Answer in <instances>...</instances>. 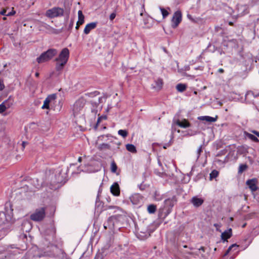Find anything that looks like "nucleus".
Segmentation results:
<instances>
[{"mask_svg": "<svg viewBox=\"0 0 259 259\" xmlns=\"http://www.w3.org/2000/svg\"><path fill=\"white\" fill-rule=\"evenodd\" d=\"M57 54V51L55 49H50L42 53L36 59L38 63H42L49 61Z\"/></svg>", "mask_w": 259, "mask_h": 259, "instance_id": "nucleus-2", "label": "nucleus"}, {"mask_svg": "<svg viewBox=\"0 0 259 259\" xmlns=\"http://www.w3.org/2000/svg\"><path fill=\"white\" fill-rule=\"evenodd\" d=\"M156 85L154 87L155 88L160 90L163 85V81L162 79L158 78L155 81Z\"/></svg>", "mask_w": 259, "mask_h": 259, "instance_id": "nucleus-20", "label": "nucleus"}, {"mask_svg": "<svg viewBox=\"0 0 259 259\" xmlns=\"http://www.w3.org/2000/svg\"><path fill=\"white\" fill-rule=\"evenodd\" d=\"M156 210V206L154 204H150L148 206L147 210L148 212L150 213H154Z\"/></svg>", "mask_w": 259, "mask_h": 259, "instance_id": "nucleus-24", "label": "nucleus"}, {"mask_svg": "<svg viewBox=\"0 0 259 259\" xmlns=\"http://www.w3.org/2000/svg\"><path fill=\"white\" fill-rule=\"evenodd\" d=\"M99 149L100 150H105L110 149V146L108 144L103 143L99 146Z\"/></svg>", "mask_w": 259, "mask_h": 259, "instance_id": "nucleus-29", "label": "nucleus"}, {"mask_svg": "<svg viewBox=\"0 0 259 259\" xmlns=\"http://www.w3.org/2000/svg\"><path fill=\"white\" fill-rule=\"evenodd\" d=\"M111 193L115 196H119L120 195V188L119 185L117 183L115 182L110 187Z\"/></svg>", "mask_w": 259, "mask_h": 259, "instance_id": "nucleus-11", "label": "nucleus"}, {"mask_svg": "<svg viewBox=\"0 0 259 259\" xmlns=\"http://www.w3.org/2000/svg\"><path fill=\"white\" fill-rule=\"evenodd\" d=\"M239 11H240V14L244 15L248 13V9L246 6H241L238 8Z\"/></svg>", "mask_w": 259, "mask_h": 259, "instance_id": "nucleus-21", "label": "nucleus"}, {"mask_svg": "<svg viewBox=\"0 0 259 259\" xmlns=\"http://www.w3.org/2000/svg\"><path fill=\"white\" fill-rule=\"evenodd\" d=\"M232 236V229H229L222 233V239L224 241H226L228 239L230 238Z\"/></svg>", "mask_w": 259, "mask_h": 259, "instance_id": "nucleus-16", "label": "nucleus"}, {"mask_svg": "<svg viewBox=\"0 0 259 259\" xmlns=\"http://www.w3.org/2000/svg\"><path fill=\"white\" fill-rule=\"evenodd\" d=\"M252 132L255 134L256 136H257L258 137H259V132L256 131H252Z\"/></svg>", "mask_w": 259, "mask_h": 259, "instance_id": "nucleus-40", "label": "nucleus"}, {"mask_svg": "<svg viewBox=\"0 0 259 259\" xmlns=\"http://www.w3.org/2000/svg\"><path fill=\"white\" fill-rule=\"evenodd\" d=\"M188 18H190V17H191V16L188 15Z\"/></svg>", "mask_w": 259, "mask_h": 259, "instance_id": "nucleus-56", "label": "nucleus"}, {"mask_svg": "<svg viewBox=\"0 0 259 259\" xmlns=\"http://www.w3.org/2000/svg\"><path fill=\"white\" fill-rule=\"evenodd\" d=\"M219 175V171L217 170H212L209 175V179L212 180L213 179L216 178Z\"/></svg>", "mask_w": 259, "mask_h": 259, "instance_id": "nucleus-27", "label": "nucleus"}, {"mask_svg": "<svg viewBox=\"0 0 259 259\" xmlns=\"http://www.w3.org/2000/svg\"><path fill=\"white\" fill-rule=\"evenodd\" d=\"M182 21V13L181 11H176L172 17L171 20V27L174 28H176L178 27L180 23Z\"/></svg>", "mask_w": 259, "mask_h": 259, "instance_id": "nucleus-7", "label": "nucleus"}, {"mask_svg": "<svg viewBox=\"0 0 259 259\" xmlns=\"http://www.w3.org/2000/svg\"><path fill=\"white\" fill-rule=\"evenodd\" d=\"M82 160V158L81 157H79L78 158V161L80 162Z\"/></svg>", "mask_w": 259, "mask_h": 259, "instance_id": "nucleus-47", "label": "nucleus"}, {"mask_svg": "<svg viewBox=\"0 0 259 259\" xmlns=\"http://www.w3.org/2000/svg\"><path fill=\"white\" fill-rule=\"evenodd\" d=\"M26 144H27V142H22V146L23 149H24L25 148Z\"/></svg>", "mask_w": 259, "mask_h": 259, "instance_id": "nucleus-44", "label": "nucleus"}, {"mask_svg": "<svg viewBox=\"0 0 259 259\" xmlns=\"http://www.w3.org/2000/svg\"><path fill=\"white\" fill-rule=\"evenodd\" d=\"M177 125L183 128H187L190 126V123L184 119L182 120H178L176 122Z\"/></svg>", "mask_w": 259, "mask_h": 259, "instance_id": "nucleus-14", "label": "nucleus"}, {"mask_svg": "<svg viewBox=\"0 0 259 259\" xmlns=\"http://www.w3.org/2000/svg\"><path fill=\"white\" fill-rule=\"evenodd\" d=\"M102 99V98L101 97H99L98 98V102H95V104H99V103H100L101 102V100Z\"/></svg>", "mask_w": 259, "mask_h": 259, "instance_id": "nucleus-43", "label": "nucleus"}, {"mask_svg": "<svg viewBox=\"0 0 259 259\" xmlns=\"http://www.w3.org/2000/svg\"><path fill=\"white\" fill-rule=\"evenodd\" d=\"M140 189H142H142H143V187H142V186H140Z\"/></svg>", "mask_w": 259, "mask_h": 259, "instance_id": "nucleus-55", "label": "nucleus"}, {"mask_svg": "<svg viewBox=\"0 0 259 259\" xmlns=\"http://www.w3.org/2000/svg\"><path fill=\"white\" fill-rule=\"evenodd\" d=\"M140 189H142H142H143V187H142V186H140Z\"/></svg>", "mask_w": 259, "mask_h": 259, "instance_id": "nucleus-54", "label": "nucleus"}, {"mask_svg": "<svg viewBox=\"0 0 259 259\" xmlns=\"http://www.w3.org/2000/svg\"><path fill=\"white\" fill-rule=\"evenodd\" d=\"M45 208L41 207L36 209L35 211L30 215V219L33 221L39 222L42 221L45 217Z\"/></svg>", "mask_w": 259, "mask_h": 259, "instance_id": "nucleus-5", "label": "nucleus"}, {"mask_svg": "<svg viewBox=\"0 0 259 259\" xmlns=\"http://www.w3.org/2000/svg\"><path fill=\"white\" fill-rule=\"evenodd\" d=\"M130 200L133 204L136 205L139 203L142 198L139 194H136L133 195L130 197Z\"/></svg>", "mask_w": 259, "mask_h": 259, "instance_id": "nucleus-15", "label": "nucleus"}, {"mask_svg": "<svg viewBox=\"0 0 259 259\" xmlns=\"http://www.w3.org/2000/svg\"><path fill=\"white\" fill-rule=\"evenodd\" d=\"M190 202L194 207H198L203 203L204 199L197 196H194L190 200Z\"/></svg>", "mask_w": 259, "mask_h": 259, "instance_id": "nucleus-10", "label": "nucleus"}, {"mask_svg": "<svg viewBox=\"0 0 259 259\" xmlns=\"http://www.w3.org/2000/svg\"><path fill=\"white\" fill-rule=\"evenodd\" d=\"M117 169V166L115 162L114 161L112 162V163L111 164V171L112 172L115 173V172H116Z\"/></svg>", "mask_w": 259, "mask_h": 259, "instance_id": "nucleus-31", "label": "nucleus"}, {"mask_svg": "<svg viewBox=\"0 0 259 259\" xmlns=\"http://www.w3.org/2000/svg\"><path fill=\"white\" fill-rule=\"evenodd\" d=\"M244 134L246 138L250 139L251 140H252V141H253L254 142H258L259 141L257 138L251 134H250V133H248L247 132H245Z\"/></svg>", "mask_w": 259, "mask_h": 259, "instance_id": "nucleus-19", "label": "nucleus"}, {"mask_svg": "<svg viewBox=\"0 0 259 259\" xmlns=\"http://www.w3.org/2000/svg\"><path fill=\"white\" fill-rule=\"evenodd\" d=\"M117 221V217L115 215L109 217L106 223L104 224V227L105 229L109 228L112 229L114 228L115 222Z\"/></svg>", "mask_w": 259, "mask_h": 259, "instance_id": "nucleus-9", "label": "nucleus"}, {"mask_svg": "<svg viewBox=\"0 0 259 259\" xmlns=\"http://www.w3.org/2000/svg\"><path fill=\"white\" fill-rule=\"evenodd\" d=\"M51 183H52L53 184L55 185L56 184H59L60 183V181L59 180L53 181H52Z\"/></svg>", "mask_w": 259, "mask_h": 259, "instance_id": "nucleus-41", "label": "nucleus"}, {"mask_svg": "<svg viewBox=\"0 0 259 259\" xmlns=\"http://www.w3.org/2000/svg\"><path fill=\"white\" fill-rule=\"evenodd\" d=\"M257 181L255 179L248 180L246 181V185L249 187L252 191H255L257 189Z\"/></svg>", "mask_w": 259, "mask_h": 259, "instance_id": "nucleus-12", "label": "nucleus"}, {"mask_svg": "<svg viewBox=\"0 0 259 259\" xmlns=\"http://www.w3.org/2000/svg\"><path fill=\"white\" fill-rule=\"evenodd\" d=\"M126 148L127 151L132 152V153H136L137 152L136 147L133 145L128 144L126 145Z\"/></svg>", "mask_w": 259, "mask_h": 259, "instance_id": "nucleus-22", "label": "nucleus"}, {"mask_svg": "<svg viewBox=\"0 0 259 259\" xmlns=\"http://www.w3.org/2000/svg\"><path fill=\"white\" fill-rule=\"evenodd\" d=\"M15 14V11H14L13 10H12V11L7 13V16H12V15H14Z\"/></svg>", "mask_w": 259, "mask_h": 259, "instance_id": "nucleus-38", "label": "nucleus"}, {"mask_svg": "<svg viewBox=\"0 0 259 259\" xmlns=\"http://www.w3.org/2000/svg\"><path fill=\"white\" fill-rule=\"evenodd\" d=\"M64 9L59 7H54L46 11V16L50 18L62 16L64 14Z\"/></svg>", "mask_w": 259, "mask_h": 259, "instance_id": "nucleus-4", "label": "nucleus"}, {"mask_svg": "<svg viewBox=\"0 0 259 259\" xmlns=\"http://www.w3.org/2000/svg\"><path fill=\"white\" fill-rule=\"evenodd\" d=\"M199 250H202L203 251V252L205 251V248L203 246L201 247L199 249Z\"/></svg>", "mask_w": 259, "mask_h": 259, "instance_id": "nucleus-45", "label": "nucleus"}, {"mask_svg": "<svg viewBox=\"0 0 259 259\" xmlns=\"http://www.w3.org/2000/svg\"><path fill=\"white\" fill-rule=\"evenodd\" d=\"M187 85L185 84L179 83L176 86L177 90L180 92H183L186 90Z\"/></svg>", "mask_w": 259, "mask_h": 259, "instance_id": "nucleus-23", "label": "nucleus"}, {"mask_svg": "<svg viewBox=\"0 0 259 259\" xmlns=\"http://www.w3.org/2000/svg\"><path fill=\"white\" fill-rule=\"evenodd\" d=\"M160 11L161 12V13H162V16H163V18H165L169 14L168 12L166 10H165L163 8H160Z\"/></svg>", "mask_w": 259, "mask_h": 259, "instance_id": "nucleus-34", "label": "nucleus"}, {"mask_svg": "<svg viewBox=\"0 0 259 259\" xmlns=\"http://www.w3.org/2000/svg\"><path fill=\"white\" fill-rule=\"evenodd\" d=\"M47 30H48L51 33H58V31L52 28V27H51L50 26H49V25L47 24H45L44 26Z\"/></svg>", "mask_w": 259, "mask_h": 259, "instance_id": "nucleus-25", "label": "nucleus"}, {"mask_svg": "<svg viewBox=\"0 0 259 259\" xmlns=\"http://www.w3.org/2000/svg\"><path fill=\"white\" fill-rule=\"evenodd\" d=\"M198 119L201 120H205L207 122H213L217 120V117L215 118L210 117L209 116H200L198 117Z\"/></svg>", "mask_w": 259, "mask_h": 259, "instance_id": "nucleus-17", "label": "nucleus"}, {"mask_svg": "<svg viewBox=\"0 0 259 259\" xmlns=\"http://www.w3.org/2000/svg\"><path fill=\"white\" fill-rule=\"evenodd\" d=\"M6 221V215L5 213L0 212V225L5 224Z\"/></svg>", "mask_w": 259, "mask_h": 259, "instance_id": "nucleus-28", "label": "nucleus"}, {"mask_svg": "<svg viewBox=\"0 0 259 259\" xmlns=\"http://www.w3.org/2000/svg\"><path fill=\"white\" fill-rule=\"evenodd\" d=\"M202 146H200L198 149H197V158H198L201 154V153L202 152Z\"/></svg>", "mask_w": 259, "mask_h": 259, "instance_id": "nucleus-35", "label": "nucleus"}, {"mask_svg": "<svg viewBox=\"0 0 259 259\" xmlns=\"http://www.w3.org/2000/svg\"><path fill=\"white\" fill-rule=\"evenodd\" d=\"M116 17V13L115 12H113L111 13L109 16L110 20L111 21H112Z\"/></svg>", "mask_w": 259, "mask_h": 259, "instance_id": "nucleus-37", "label": "nucleus"}, {"mask_svg": "<svg viewBox=\"0 0 259 259\" xmlns=\"http://www.w3.org/2000/svg\"><path fill=\"white\" fill-rule=\"evenodd\" d=\"M78 20L77 22V25H81L84 23V17L81 10L78 11Z\"/></svg>", "mask_w": 259, "mask_h": 259, "instance_id": "nucleus-18", "label": "nucleus"}, {"mask_svg": "<svg viewBox=\"0 0 259 259\" xmlns=\"http://www.w3.org/2000/svg\"><path fill=\"white\" fill-rule=\"evenodd\" d=\"M158 217L161 218L162 217V213L159 211Z\"/></svg>", "mask_w": 259, "mask_h": 259, "instance_id": "nucleus-49", "label": "nucleus"}, {"mask_svg": "<svg viewBox=\"0 0 259 259\" xmlns=\"http://www.w3.org/2000/svg\"><path fill=\"white\" fill-rule=\"evenodd\" d=\"M73 21H71L70 23L69 24V28H72V27H73Z\"/></svg>", "mask_w": 259, "mask_h": 259, "instance_id": "nucleus-42", "label": "nucleus"}, {"mask_svg": "<svg viewBox=\"0 0 259 259\" xmlns=\"http://www.w3.org/2000/svg\"><path fill=\"white\" fill-rule=\"evenodd\" d=\"M237 247L238 246L236 244H234L229 246L227 250H228L229 252H230L232 248H237Z\"/></svg>", "mask_w": 259, "mask_h": 259, "instance_id": "nucleus-36", "label": "nucleus"}, {"mask_svg": "<svg viewBox=\"0 0 259 259\" xmlns=\"http://www.w3.org/2000/svg\"><path fill=\"white\" fill-rule=\"evenodd\" d=\"M0 13L2 15L7 16V10L4 9L2 11H1Z\"/></svg>", "mask_w": 259, "mask_h": 259, "instance_id": "nucleus-39", "label": "nucleus"}, {"mask_svg": "<svg viewBox=\"0 0 259 259\" xmlns=\"http://www.w3.org/2000/svg\"><path fill=\"white\" fill-rule=\"evenodd\" d=\"M69 56V51L65 48L60 53L59 57L55 60L57 62L56 69L57 71L61 70L67 63Z\"/></svg>", "mask_w": 259, "mask_h": 259, "instance_id": "nucleus-1", "label": "nucleus"}, {"mask_svg": "<svg viewBox=\"0 0 259 259\" xmlns=\"http://www.w3.org/2000/svg\"><path fill=\"white\" fill-rule=\"evenodd\" d=\"M97 24V22H92L87 24L84 29L83 32L85 34H88L92 30L96 27Z\"/></svg>", "mask_w": 259, "mask_h": 259, "instance_id": "nucleus-13", "label": "nucleus"}, {"mask_svg": "<svg viewBox=\"0 0 259 259\" xmlns=\"http://www.w3.org/2000/svg\"><path fill=\"white\" fill-rule=\"evenodd\" d=\"M229 24V25H231V26L233 25V23H232V22H230Z\"/></svg>", "mask_w": 259, "mask_h": 259, "instance_id": "nucleus-53", "label": "nucleus"}, {"mask_svg": "<svg viewBox=\"0 0 259 259\" xmlns=\"http://www.w3.org/2000/svg\"><path fill=\"white\" fill-rule=\"evenodd\" d=\"M114 209V212H116L117 210H119L120 208L119 207L114 205H110V206H107L106 209Z\"/></svg>", "mask_w": 259, "mask_h": 259, "instance_id": "nucleus-33", "label": "nucleus"}, {"mask_svg": "<svg viewBox=\"0 0 259 259\" xmlns=\"http://www.w3.org/2000/svg\"><path fill=\"white\" fill-rule=\"evenodd\" d=\"M56 98V94H54L49 95L45 100L41 108L42 109H49L50 105L54 104L55 103Z\"/></svg>", "mask_w": 259, "mask_h": 259, "instance_id": "nucleus-6", "label": "nucleus"}, {"mask_svg": "<svg viewBox=\"0 0 259 259\" xmlns=\"http://www.w3.org/2000/svg\"><path fill=\"white\" fill-rule=\"evenodd\" d=\"M13 104V100L10 97L8 99L5 100L0 104V113L5 112L7 109L9 108Z\"/></svg>", "mask_w": 259, "mask_h": 259, "instance_id": "nucleus-8", "label": "nucleus"}, {"mask_svg": "<svg viewBox=\"0 0 259 259\" xmlns=\"http://www.w3.org/2000/svg\"><path fill=\"white\" fill-rule=\"evenodd\" d=\"M85 103L86 100L83 97L79 98L74 103L72 107V111L75 116L81 113Z\"/></svg>", "mask_w": 259, "mask_h": 259, "instance_id": "nucleus-3", "label": "nucleus"}, {"mask_svg": "<svg viewBox=\"0 0 259 259\" xmlns=\"http://www.w3.org/2000/svg\"><path fill=\"white\" fill-rule=\"evenodd\" d=\"M35 75V76L38 77L39 76V73L38 72H36Z\"/></svg>", "mask_w": 259, "mask_h": 259, "instance_id": "nucleus-51", "label": "nucleus"}, {"mask_svg": "<svg viewBox=\"0 0 259 259\" xmlns=\"http://www.w3.org/2000/svg\"><path fill=\"white\" fill-rule=\"evenodd\" d=\"M80 25H77V23H76V26L75 27V28L76 29H78Z\"/></svg>", "mask_w": 259, "mask_h": 259, "instance_id": "nucleus-50", "label": "nucleus"}, {"mask_svg": "<svg viewBox=\"0 0 259 259\" xmlns=\"http://www.w3.org/2000/svg\"><path fill=\"white\" fill-rule=\"evenodd\" d=\"M247 166L246 164H241L239 166L238 172L239 173H242L243 171H244L246 168Z\"/></svg>", "mask_w": 259, "mask_h": 259, "instance_id": "nucleus-32", "label": "nucleus"}, {"mask_svg": "<svg viewBox=\"0 0 259 259\" xmlns=\"http://www.w3.org/2000/svg\"><path fill=\"white\" fill-rule=\"evenodd\" d=\"M214 227H219V224H214Z\"/></svg>", "mask_w": 259, "mask_h": 259, "instance_id": "nucleus-52", "label": "nucleus"}, {"mask_svg": "<svg viewBox=\"0 0 259 259\" xmlns=\"http://www.w3.org/2000/svg\"><path fill=\"white\" fill-rule=\"evenodd\" d=\"M229 252H229L228 250H227V251H226V252H225V253L224 255H225V256L229 254Z\"/></svg>", "mask_w": 259, "mask_h": 259, "instance_id": "nucleus-48", "label": "nucleus"}, {"mask_svg": "<svg viewBox=\"0 0 259 259\" xmlns=\"http://www.w3.org/2000/svg\"><path fill=\"white\" fill-rule=\"evenodd\" d=\"M219 72L220 73H223L224 72V70L223 69L221 68V69H219Z\"/></svg>", "mask_w": 259, "mask_h": 259, "instance_id": "nucleus-46", "label": "nucleus"}, {"mask_svg": "<svg viewBox=\"0 0 259 259\" xmlns=\"http://www.w3.org/2000/svg\"><path fill=\"white\" fill-rule=\"evenodd\" d=\"M118 134L123 138H125L127 136V132L126 130H120L118 131Z\"/></svg>", "mask_w": 259, "mask_h": 259, "instance_id": "nucleus-30", "label": "nucleus"}, {"mask_svg": "<svg viewBox=\"0 0 259 259\" xmlns=\"http://www.w3.org/2000/svg\"><path fill=\"white\" fill-rule=\"evenodd\" d=\"M99 95V92L98 91H95L93 92L88 93L85 94L84 96L87 97L93 98Z\"/></svg>", "mask_w": 259, "mask_h": 259, "instance_id": "nucleus-26", "label": "nucleus"}]
</instances>
